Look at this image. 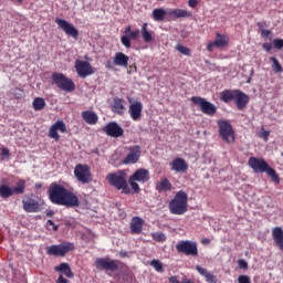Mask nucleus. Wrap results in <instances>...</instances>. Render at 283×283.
Listing matches in <instances>:
<instances>
[{
    "label": "nucleus",
    "mask_w": 283,
    "mask_h": 283,
    "mask_svg": "<svg viewBox=\"0 0 283 283\" xmlns=\"http://www.w3.org/2000/svg\"><path fill=\"white\" fill-rule=\"evenodd\" d=\"M49 200L52 202V205L67 207L69 209H74L81 205L76 193L56 182H52L49 188Z\"/></svg>",
    "instance_id": "1"
},
{
    "label": "nucleus",
    "mask_w": 283,
    "mask_h": 283,
    "mask_svg": "<svg viewBox=\"0 0 283 283\" xmlns=\"http://www.w3.org/2000/svg\"><path fill=\"white\" fill-rule=\"evenodd\" d=\"M220 98L223 103H231L233 101L240 112L247 109V105L251 101V97L240 90H224L221 92Z\"/></svg>",
    "instance_id": "2"
},
{
    "label": "nucleus",
    "mask_w": 283,
    "mask_h": 283,
    "mask_svg": "<svg viewBox=\"0 0 283 283\" xmlns=\"http://www.w3.org/2000/svg\"><path fill=\"white\" fill-rule=\"evenodd\" d=\"M248 165L254 171V174H268L273 182L280 185V176H277L275 169L269 166V163H266L264 158L250 157Z\"/></svg>",
    "instance_id": "3"
},
{
    "label": "nucleus",
    "mask_w": 283,
    "mask_h": 283,
    "mask_svg": "<svg viewBox=\"0 0 283 283\" xmlns=\"http://www.w3.org/2000/svg\"><path fill=\"white\" fill-rule=\"evenodd\" d=\"M106 180L111 187L117 189V191H123V193L129 195L132 190L129 189V184H127V172L125 170H118L116 172H109L106 176Z\"/></svg>",
    "instance_id": "4"
},
{
    "label": "nucleus",
    "mask_w": 283,
    "mask_h": 283,
    "mask_svg": "<svg viewBox=\"0 0 283 283\" xmlns=\"http://www.w3.org/2000/svg\"><path fill=\"white\" fill-rule=\"evenodd\" d=\"M189 197L184 190H179L174 199L169 202V210L172 216H184L187 213V205Z\"/></svg>",
    "instance_id": "5"
},
{
    "label": "nucleus",
    "mask_w": 283,
    "mask_h": 283,
    "mask_svg": "<svg viewBox=\"0 0 283 283\" xmlns=\"http://www.w3.org/2000/svg\"><path fill=\"white\" fill-rule=\"evenodd\" d=\"M53 85H56L62 92H74L76 90V84L72 78L65 76L63 73L54 72L51 76Z\"/></svg>",
    "instance_id": "6"
},
{
    "label": "nucleus",
    "mask_w": 283,
    "mask_h": 283,
    "mask_svg": "<svg viewBox=\"0 0 283 283\" xmlns=\"http://www.w3.org/2000/svg\"><path fill=\"white\" fill-rule=\"evenodd\" d=\"M25 193V180L20 179L17 185L12 188L8 185H0V198L8 200L12 196H21Z\"/></svg>",
    "instance_id": "7"
},
{
    "label": "nucleus",
    "mask_w": 283,
    "mask_h": 283,
    "mask_svg": "<svg viewBox=\"0 0 283 283\" xmlns=\"http://www.w3.org/2000/svg\"><path fill=\"white\" fill-rule=\"evenodd\" d=\"M218 127L219 136L223 140V143H227L228 145L235 143V132H233V126L231 125V123L227 120H219Z\"/></svg>",
    "instance_id": "8"
},
{
    "label": "nucleus",
    "mask_w": 283,
    "mask_h": 283,
    "mask_svg": "<svg viewBox=\"0 0 283 283\" xmlns=\"http://www.w3.org/2000/svg\"><path fill=\"white\" fill-rule=\"evenodd\" d=\"M76 248L72 242H62L60 244H53L46 248V253L49 255H54V258H65L66 253L74 251Z\"/></svg>",
    "instance_id": "9"
},
{
    "label": "nucleus",
    "mask_w": 283,
    "mask_h": 283,
    "mask_svg": "<svg viewBox=\"0 0 283 283\" xmlns=\"http://www.w3.org/2000/svg\"><path fill=\"white\" fill-rule=\"evenodd\" d=\"M74 176L77 182H81L82 185H90V182L94 180L90 166L83 164H77L75 166Z\"/></svg>",
    "instance_id": "10"
},
{
    "label": "nucleus",
    "mask_w": 283,
    "mask_h": 283,
    "mask_svg": "<svg viewBox=\"0 0 283 283\" xmlns=\"http://www.w3.org/2000/svg\"><path fill=\"white\" fill-rule=\"evenodd\" d=\"M190 101L191 103H193V105L200 107V111L202 112V114H206V116H216L218 107L213 103L198 96H192Z\"/></svg>",
    "instance_id": "11"
},
{
    "label": "nucleus",
    "mask_w": 283,
    "mask_h": 283,
    "mask_svg": "<svg viewBox=\"0 0 283 283\" xmlns=\"http://www.w3.org/2000/svg\"><path fill=\"white\" fill-rule=\"evenodd\" d=\"M120 264L123 262L118 260H112L109 258H98L95 260V266L96 269H101L102 271L111 272V273H116L118 269H120Z\"/></svg>",
    "instance_id": "12"
},
{
    "label": "nucleus",
    "mask_w": 283,
    "mask_h": 283,
    "mask_svg": "<svg viewBox=\"0 0 283 283\" xmlns=\"http://www.w3.org/2000/svg\"><path fill=\"white\" fill-rule=\"evenodd\" d=\"M176 250L178 253H184V255H191L197 258L198 255V243L196 241H180L176 244Z\"/></svg>",
    "instance_id": "13"
},
{
    "label": "nucleus",
    "mask_w": 283,
    "mask_h": 283,
    "mask_svg": "<svg viewBox=\"0 0 283 283\" xmlns=\"http://www.w3.org/2000/svg\"><path fill=\"white\" fill-rule=\"evenodd\" d=\"M74 69L76 71L77 76L80 78H87V76H92L94 74V67L87 61L76 60L74 64Z\"/></svg>",
    "instance_id": "14"
},
{
    "label": "nucleus",
    "mask_w": 283,
    "mask_h": 283,
    "mask_svg": "<svg viewBox=\"0 0 283 283\" xmlns=\"http://www.w3.org/2000/svg\"><path fill=\"white\" fill-rule=\"evenodd\" d=\"M22 208L25 213H39L40 211H43V205L34 199L32 195L22 199Z\"/></svg>",
    "instance_id": "15"
},
{
    "label": "nucleus",
    "mask_w": 283,
    "mask_h": 283,
    "mask_svg": "<svg viewBox=\"0 0 283 283\" xmlns=\"http://www.w3.org/2000/svg\"><path fill=\"white\" fill-rule=\"evenodd\" d=\"M55 23L60 28V30H63V32L67 36H72V39H75V41L78 40V30L76 29L75 25L71 24L70 22L61 18H56Z\"/></svg>",
    "instance_id": "16"
},
{
    "label": "nucleus",
    "mask_w": 283,
    "mask_h": 283,
    "mask_svg": "<svg viewBox=\"0 0 283 283\" xmlns=\"http://www.w3.org/2000/svg\"><path fill=\"white\" fill-rule=\"evenodd\" d=\"M140 146H130L128 147V154L123 159V165H136L140 160Z\"/></svg>",
    "instance_id": "17"
},
{
    "label": "nucleus",
    "mask_w": 283,
    "mask_h": 283,
    "mask_svg": "<svg viewBox=\"0 0 283 283\" xmlns=\"http://www.w3.org/2000/svg\"><path fill=\"white\" fill-rule=\"evenodd\" d=\"M59 132H61V134H67V126H65V123L63 120H57L50 127L49 137L54 138V140L59 142L61 139V136H59Z\"/></svg>",
    "instance_id": "18"
},
{
    "label": "nucleus",
    "mask_w": 283,
    "mask_h": 283,
    "mask_svg": "<svg viewBox=\"0 0 283 283\" xmlns=\"http://www.w3.org/2000/svg\"><path fill=\"white\" fill-rule=\"evenodd\" d=\"M103 132L106 133V136H111V138H120V136L125 134L123 127H120L116 122H111L106 124L103 128Z\"/></svg>",
    "instance_id": "19"
},
{
    "label": "nucleus",
    "mask_w": 283,
    "mask_h": 283,
    "mask_svg": "<svg viewBox=\"0 0 283 283\" xmlns=\"http://www.w3.org/2000/svg\"><path fill=\"white\" fill-rule=\"evenodd\" d=\"M132 97H128V103H130L128 108V114L133 120H140V116H143V102H134Z\"/></svg>",
    "instance_id": "20"
},
{
    "label": "nucleus",
    "mask_w": 283,
    "mask_h": 283,
    "mask_svg": "<svg viewBox=\"0 0 283 283\" xmlns=\"http://www.w3.org/2000/svg\"><path fill=\"white\" fill-rule=\"evenodd\" d=\"M170 169L177 174H185L189 169V165L185 159L177 157L170 163Z\"/></svg>",
    "instance_id": "21"
},
{
    "label": "nucleus",
    "mask_w": 283,
    "mask_h": 283,
    "mask_svg": "<svg viewBox=\"0 0 283 283\" xmlns=\"http://www.w3.org/2000/svg\"><path fill=\"white\" fill-rule=\"evenodd\" d=\"M126 103L124 98L115 97L112 104V112L118 116H123L127 112Z\"/></svg>",
    "instance_id": "22"
},
{
    "label": "nucleus",
    "mask_w": 283,
    "mask_h": 283,
    "mask_svg": "<svg viewBox=\"0 0 283 283\" xmlns=\"http://www.w3.org/2000/svg\"><path fill=\"white\" fill-rule=\"evenodd\" d=\"M168 17L171 21H176L177 19H189V17H191V11L184 9H169Z\"/></svg>",
    "instance_id": "23"
},
{
    "label": "nucleus",
    "mask_w": 283,
    "mask_h": 283,
    "mask_svg": "<svg viewBox=\"0 0 283 283\" xmlns=\"http://www.w3.org/2000/svg\"><path fill=\"white\" fill-rule=\"evenodd\" d=\"M132 180H136L137 182H142L145 185V182H149V170L145 168L137 169L132 176Z\"/></svg>",
    "instance_id": "24"
},
{
    "label": "nucleus",
    "mask_w": 283,
    "mask_h": 283,
    "mask_svg": "<svg viewBox=\"0 0 283 283\" xmlns=\"http://www.w3.org/2000/svg\"><path fill=\"white\" fill-rule=\"evenodd\" d=\"M113 65H116L117 67H128L129 57L123 52H116L113 56Z\"/></svg>",
    "instance_id": "25"
},
{
    "label": "nucleus",
    "mask_w": 283,
    "mask_h": 283,
    "mask_svg": "<svg viewBox=\"0 0 283 283\" xmlns=\"http://www.w3.org/2000/svg\"><path fill=\"white\" fill-rule=\"evenodd\" d=\"M145 224V220L140 217H134L130 221V233L133 235H138L143 233V227Z\"/></svg>",
    "instance_id": "26"
},
{
    "label": "nucleus",
    "mask_w": 283,
    "mask_h": 283,
    "mask_svg": "<svg viewBox=\"0 0 283 283\" xmlns=\"http://www.w3.org/2000/svg\"><path fill=\"white\" fill-rule=\"evenodd\" d=\"M155 189L156 191H158V193H163L171 191V189H174V186L167 177H161L160 180L156 182Z\"/></svg>",
    "instance_id": "27"
},
{
    "label": "nucleus",
    "mask_w": 283,
    "mask_h": 283,
    "mask_svg": "<svg viewBox=\"0 0 283 283\" xmlns=\"http://www.w3.org/2000/svg\"><path fill=\"white\" fill-rule=\"evenodd\" d=\"M272 238L275 247H277L280 251H283V229L280 227H274L272 229Z\"/></svg>",
    "instance_id": "28"
},
{
    "label": "nucleus",
    "mask_w": 283,
    "mask_h": 283,
    "mask_svg": "<svg viewBox=\"0 0 283 283\" xmlns=\"http://www.w3.org/2000/svg\"><path fill=\"white\" fill-rule=\"evenodd\" d=\"M140 34L144 43H151L154 41V31H149V24L147 22L142 25Z\"/></svg>",
    "instance_id": "29"
},
{
    "label": "nucleus",
    "mask_w": 283,
    "mask_h": 283,
    "mask_svg": "<svg viewBox=\"0 0 283 283\" xmlns=\"http://www.w3.org/2000/svg\"><path fill=\"white\" fill-rule=\"evenodd\" d=\"M81 116L87 125H96L98 123V115L92 111H84Z\"/></svg>",
    "instance_id": "30"
},
{
    "label": "nucleus",
    "mask_w": 283,
    "mask_h": 283,
    "mask_svg": "<svg viewBox=\"0 0 283 283\" xmlns=\"http://www.w3.org/2000/svg\"><path fill=\"white\" fill-rule=\"evenodd\" d=\"M196 271L205 277L206 282L208 283H216L217 279L213 273L209 272L207 269L202 268L201 265H196Z\"/></svg>",
    "instance_id": "31"
},
{
    "label": "nucleus",
    "mask_w": 283,
    "mask_h": 283,
    "mask_svg": "<svg viewBox=\"0 0 283 283\" xmlns=\"http://www.w3.org/2000/svg\"><path fill=\"white\" fill-rule=\"evenodd\" d=\"M54 271L56 273H63L65 277H69V280H72L74 277V272H72V268H70V264L67 263H61L60 265L54 268Z\"/></svg>",
    "instance_id": "32"
},
{
    "label": "nucleus",
    "mask_w": 283,
    "mask_h": 283,
    "mask_svg": "<svg viewBox=\"0 0 283 283\" xmlns=\"http://www.w3.org/2000/svg\"><path fill=\"white\" fill-rule=\"evenodd\" d=\"M213 45H216V48L219 49L227 48V45H229V36L217 33L216 39L213 41Z\"/></svg>",
    "instance_id": "33"
},
{
    "label": "nucleus",
    "mask_w": 283,
    "mask_h": 283,
    "mask_svg": "<svg viewBox=\"0 0 283 283\" xmlns=\"http://www.w3.org/2000/svg\"><path fill=\"white\" fill-rule=\"evenodd\" d=\"M168 15V11L163 8H157L153 10L154 21H164L165 17Z\"/></svg>",
    "instance_id": "34"
},
{
    "label": "nucleus",
    "mask_w": 283,
    "mask_h": 283,
    "mask_svg": "<svg viewBox=\"0 0 283 283\" xmlns=\"http://www.w3.org/2000/svg\"><path fill=\"white\" fill-rule=\"evenodd\" d=\"M269 61H271V63H272L271 67L274 72V74H282L283 67H282V64H280V61L277 60V57L271 56L269 59Z\"/></svg>",
    "instance_id": "35"
},
{
    "label": "nucleus",
    "mask_w": 283,
    "mask_h": 283,
    "mask_svg": "<svg viewBox=\"0 0 283 283\" xmlns=\"http://www.w3.org/2000/svg\"><path fill=\"white\" fill-rule=\"evenodd\" d=\"M32 105L35 112H41V109H45V99L43 97H35Z\"/></svg>",
    "instance_id": "36"
},
{
    "label": "nucleus",
    "mask_w": 283,
    "mask_h": 283,
    "mask_svg": "<svg viewBox=\"0 0 283 283\" xmlns=\"http://www.w3.org/2000/svg\"><path fill=\"white\" fill-rule=\"evenodd\" d=\"M125 34H127L128 38L133 39V41H138V38L140 36V31L138 29L132 31V25L126 27Z\"/></svg>",
    "instance_id": "37"
},
{
    "label": "nucleus",
    "mask_w": 283,
    "mask_h": 283,
    "mask_svg": "<svg viewBox=\"0 0 283 283\" xmlns=\"http://www.w3.org/2000/svg\"><path fill=\"white\" fill-rule=\"evenodd\" d=\"M153 240L155 242H166L167 241V235L163 232H153L151 234Z\"/></svg>",
    "instance_id": "38"
},
{
    "label": "nucleus",
    "mask_w": 283,
    "mask_h": 283,
    "mask_svg": "<svg viewBox=\"0 0 283 283\" xmlns=\"http://www.w3.org/2000/svg\"><path fill=\"white\" fill-rule=\"evenodd\" d=\"M176 50H178L180 52V54H185V56H191V49H189L182 44H178L176 46Z\"/></svg>",
    "instance_id": "39"
},
{
    "label": "nucleus",
    "mask_w": 283,
    "mask_h": 283,
    "mask_svg": "<svg viewBox=\"0 0 283 283\" xmlns=\"http://www.w3.org/2000/svg\"><path fill=\"white\" fill-rule=\"evenodd\" d=\"M150 266L157 271V273H163V262L159 260H153L150 261Z\"/></svg>",
    "instance_id": "40"
},
{
    "label": "nucleus",
    "mask_w": 283,
    "mask_h": 283,
    "mask_svg": "<svg viewBox=\"0 0 283 283\" xmlns=\"http://www.w3.org/2000/svg\"><path fill=\"white\" fill-rule=\"evenodd\" d=\"M128 182L135 193L140 192V186H138L137 181L135 179H132V177L128 178Z\"/></svg>",
    "instance_id": "41"
},
{
    "label": "nucleus",
    "mask_w": 283,
    "mask_h": 283,
    "mask_svg": "<svg viewBox=\"0 0 283 283\" xmlns=\"http://www.w3.org/2000/svg\"><path fill=\"white\" fill-rule=\"evenodd\" d=\"M169 282H170V283H195L193 281H191V280H189V279H187V277H184L182 281L180 282V281L178 280V276H171V277L169 279Z\"/></svg>",
    "instance_id": "42"
},
{
    "label": "nucleus",
    "mask_w": 283,
    "mask_h": 283,
    "mask_svg": "<svg viewBox=\"0 0 283 283\" xmlns=\"http://www.w3.org/2000/svg\"><path fill=\"white\" fill-rule=\"evenodd\" d=\"M122 44L126 46L127 49L132 48V39L127 35H123L120 38Z\"/></svg>",
    "instance_id": "43"
},
{
    "label": "nucleus",
    "mask_w": 283,
    "mask_h": 283,
    "mask_svg": "<svg viewBox=\"0 0 283 283\" xmlns=\"http://www.w3.org/2000/svg\"><path fill=\"white\" fill-rule=\"evenodd\" d=\"M270 132L269 130H265L264 128H262V132L260 133V138H263V140H265V143H266V140H269V136H270Z\"/></svg>",
    "instance_id": "44"
},
{
    "label": "nucleus",
    "mask_w": 283,
    "mask_h": 283,
    "mask_svg": "<svg viewBox=\"0 0 283 283\" xmlns=\"http://www.w3.org/2000/svg\"><path fill=\"white\" fill-rule=\"evenodd\" d=\"M238 282L239 283H251V277H249L248 275H239Z\"/></svg>",
    "instance_id": "45"
},
{
    "label": "nucleus",
    "mask_w": 283,
    "mask_h": 283,
    "mask_svg": "<svg viewBox=\"0 0 283 283\" xmlns=\"http://www.w3.org/2000/svg\"><path fill=\"white\" fill-rule=\"evenodd\" d=\"M274 48L276 50H282V48H283V40L282 39H275L274 40Z\"/></svg>",
    "instance_id": "46"
},
{
    "label": "nucleus",
    "mask_w": 283,
    "mask_h": 283,
    "mask_svg": "<svg viewBox=\"0 0 283 283\" xmlns=\"http://www.w3.org/2000/svg\"><path fill=\"white\" fill-rule=\"evenodd\" d=\"M238 265H239V269H243V270L249 269V263H247V261L242 259L238 261Z\"/></svg>",
    "instance_id": "47"
},
{
    "label": "nucleus",
    "mask_w": 283,
    "mask_h": 283,
    "mask_svg": "<svg viewBox=\"0 0 283 283\" xmlns=\"http://www.w3.org/2000/svg\"><path fill=\"white\" fill-rule=\"evenodd\" d=\"M1 156H3V158H10V149L2 147L1 148Z\"/></svg>",
    "instance_id": "48"
},
{
    "label": "nucleus",
    "mask_w": 283,
    "mask_h": 283,
    "mask_svg": "<svg viewBox=\"0 0 283 283\" xmlns=\"http://www.w3.org/2000/svg\"><path fill=\"white\" fill-rule=\"evenodd\" d=\"M261 36H263V39H266V38L271 36V31H269L266 29H262L261 30Z\"/></svg>",
    "instance_id": "49"
},
{
    "label": "nucleus",
    "mask_w": 283,
    "mask_h": 283,
    "mask_svg": "<svg viewBox=\"0 0 283 283\" xmlns=\"http://www.w3.org/2000/svg\"><path fill=\"white\" fill-rule=\"evenodd\" d=\"M262 48L265 52H271V50H273V45L271 43H263Z\"/></svg>",
    "instance_id": "50"
},
{
    "label": "nucleus",
    "mask_w": 283,
    "mask_h": 283,
    "mask_svg": "<svg viewBox=\"0 0 283 283\" xmlns=\"http://www.w3.org/2000/svg\"><path fill=\"white\" fill-rule=\"evenodd\" d=\"M56 283H70V281L67 279H65L63 276V274H60L57 280H56Z\"/></svg>",
    "instance_id": "51"
},
{
    "label": "nucleus",
    "mask_w": 283,
    "mask_h": 283,
    "mask_svg": "<svg viewBox=\"0 0 283 283\" xmlns=\"http://www.w3.org/2000/svg\"><path fill=\"white\" fill-rule=\"evenodd\" d=\"M46 224H48V227H53V231H59V226H55L54 221L48 220Z\"/></svg>",
    "instance_id": "52"
},
{
    "label": "nucleus",
    "mask_w": 283,
    "mask_h": 283,
    "mask_svg": "<svg viewBox=\"0 0 283 283\" xmlns=\"http://www.w3.org/2000/svg\"><path fill=\"white\" fill-rule=\"evenodd\" d=\"M189 8H198V0H188Z\"/></svg>",
    "instance_id": "53"
},
{
    "label": "nucleus",
    "mask_w": 283,
    "mask_h": 283,
    "mask_svg": "<svg viewBox=\"0 0 283 283\" xmlns=\"http://www.w3.org/2000/svg\"><path fill=\"white\" fill-rule=\"evenodd\" d=\"M105 67L106 70H114V62L112 61L105 62Z\"/></svg>",
    "instance_id": "54"
},
{
    "label": "nucleus",
    "mask_w": 283,
    "mask_h": 283,
    "mask_svg": "<svg viewBox=\"0 0 283 283\" xmlns=\"http://www.w3.org/2000/svg\"><path fill=\"white\" fill-rule=\"evenodd\" d=\"M216 48V44H213V41L210 42L208 45H207V50L208 52H213V49Z\"/></svg>",
    "instance_id": "55"
},
{
    "label": "nucleus",
    "mask_w": 283,
    "mask_h": 283,
    "mask_svg": "<svg viewBox=\"0 0 283 283\" xmlns=\"http://www.w3.org/2000/svg\"><path fill=\"white\" fill-rule=\"evenodd\" d=\"M211 243V239H203L202 240V244H210Z\"/></svg>",
    "instance_id": "56"
},
{
    "label": "nucleus",
    "mask_w": 283,
    "mask_h": 283,
    "mask_svg": "<svg viewBox=\"0 0 283 283\" xmlns=\"http://www.w3.org/2000/svg\"><path fill=\"white\" fill-rule=\"evenodd\" d=\"M120 258H127V252H119Z\"/></svg>",
    "instance_id": "57"
},
{
    "label": "nucleus",
    "mask_w": 283,
    "mask_h": 283,
    "mask_svg": "<svg viewBox=\"0 0 283 283\" xmlns=\"http://www.w3.org/2000/svg\"><path fill=\"white\" fill-rule=\"evenodd\" d=\"M258 28H259L260 30H264V27L262 25V22H258Z\"/></svg>",
    "instance_id": "58"
},
{
    "label": "nucleus",
    "mask_w": 283,
    "mask_h": 283,
    "mask_svg": "<svg viewBox=\"0 0 283 283\" xmlns=\"http://www.w3.org/2000/svg\"><path fill=\"white\" fill-rule=\"evenodd\" d=\"M43 187V184H35V189H41Z\"/></svg>",
    "instance_id": "59"
},
{
    "label": "nucleus",
    "mask_w": 283,
    "mask_h": 283,
    "mask_svg": "<svg viewBox=\"0 0 283 283\" xmlns=\"http://www.w3.org/2000/svg\"><path fill=\"white\" fill-rule=\"evenodd\" d=\"M46 216H54V212L51 211V212L46 213Z\"/></svg>",
    "instance_id": "60"
},
{
    "label": "nucleus",
    "mask_w": 283,
    "mask_h": 283,
    "mask_svg": "<svg viewBox=\"0 0 283 283\" xmlns=\"http://www.w3.org/2000/svg\"><path fill=\"white\" fill-rule=\"evenodd\" d=\"M18 1H23V0H18Z\"/></svg>",
    "instance_id": "61"
}]
</instances>
